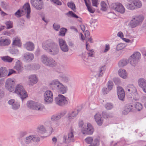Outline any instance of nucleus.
Listing matches in <instances>:
<instances>
[{
  "instance_id": "nucleus-1",
  "label": "nucleus",
  "mask_w": 146,
  "mask_h": 146,
  "mask_svg": "<svg viewBox=\"0 0 146 146\" xmlns=\"http://www.w3.org/2000/svg\"><path fill=\"white\" fill-rule=\"evenodd\" d=\"M42 48L50 54L55 55L59 52V48L57 44L51 40H48L42 44Z\"/></svg>"
},
{
  "instance_id": "nucleus-2",
  "label": "nucleus",
  "mask_w": 146,
  "mask_h": 146,
  "mask_svg": "<svg viewBox=\"0 0 146 146\" xmlns=\"http://www.w3.org/2000/svg\"><path fill=\"white\" fill-rule=\"evenodd\" d=\"M144 19V16L142 15H139L132 18L129 24L132 28H135L139 25L142 23Z\"/></svg>"
},
{
  "instance_id": "nucleus-3",
  "label": "nucleus",
  "mask_w": 146,
  "mask_h": 146,
  "mask_svg": "<svg viewBox=\"0 0 146 146\" xmlns=\"http://www.w3.org/2000/svg\"><path fill=\"white\" fill-rule=\"evenodd\" d=\"M27 104L29 108L38 111H42L44 109V106L43 105L33 101L28 102Z\"/></svg>"
},
{
  "instance_id": "nucleus-4",
  "label": "nucleus",
  "mask_w": 146,
  "mask_h": 146,
  "mask_svg": "<svg viewBox=\"0 0 146 146\" xmlns=\"http://www.w3.org/2000/svg\"><path fill=\"white\" fill-rule=\"evenodd\" d=\"M14 92L19 96L22 100L27 96V93L21 84H19L17 85Z\"/></svg>"
},
{
  "instance_id": "nucleus-5",
  "label": "nucleus",
  "mask_w": 146,
  "mask_h": 146,
  "mask_svg": "<svg viewBox=\"0 0 146 146\" xmlns=\"http://www.w3.org/2000/svg\"><path fill=\"white\" fill-rule=\"evenodd\" d=\"M40 60L43 64L47 66L53 67L56 64V62L54 60L45 54L42 55Z\"/></svg>"
},
{
  "instance_id": "nucleus-6",
  "label": "nucleus",
  "mask_w": 146,
  "mask_h": 146,
  "mask_svg": "<svg viewBox=\"0 0 146 146\" xmlns=\"http://www.w3.org/2000/svg\"><path fill=\"white\" fill-rule=\"evenodd\" d=\"M56 104L61 106H64L68 103L67 99L63 95L59 94L55 99Z\"/></svg>"
},
{
  "instance_id": "nucleus-7",
  "label": "nucleus",
  "mask_w": 146,
  "mask_h": 146,
  "mask_svg": "<svg viewBox=\"0 0 146 146\" xmlns=\"http://www.w3.org/2000/svg\"><path fill=\"white\" fill-rule=\"evenodd\" d=\"M62 140L63 143L66 144L74 142L75 139L73 130H71L68 133L67 135H64Z\"/></svg>"
},
{
  "instance_id": "nucleus-8",
  "label": "nucleus",
  "mask_w": 146,
  "mask_h": 146,
  "mask_svg": "<svg viewBox=\"0 0 146 146\" xmlns=\"http://www.w3.org/2000/svg\"><path fill=\"white\" fill-rule=\"evenodd\" d=\"M15 84L13 80L11 78H9L6 81L5 88L8 91L11 92L14 90Z\"/></svg>"
},
{
  "instance_id": "nucleus-9",
  "label": "nucleus",
  "mask_w": 146,
  "mask_h": 146,
  "mask_svg": "<svg viewBox=\"0 0 146 146\" xmlns=\"http://www.w3.org/2000/svg\"><path fill=\"white\" fill-rule=\"evenodd\" d=\"M44 100L47 104L52 103L53 101V94L50 90L46 91L44 93Z\"/></svg>"
},
{
  "instance_id": "nucleus-10",
  "label": "nucleus",
  "mask_w": 146,
  "mask_h": 146,
  "mask_svg": "<svg viewBox=\"0 0 146 146\" xmlns=\"http://www.w3.org/2000/svg\"><path fill=\"white\" fill-rule=\"evenodd\" d=\"M111 8L121 14L124 13L125 9L121 4L120 3H112L111 5Z\"/></svg>"
},
{
  "instance_id": "nucleus-11",
  "label": "nucleus",
  "mask_w": 146,
  "mask_h": 146,
  "mask_svg": "<svg viewBox=\"0 0 146 146\" xmlns=\"http://www.w3.org/2000/svg\"><path fill=\"white\" fill-rule=\"evenodd\" d=\"M94 129L92 125L90 123L87 124L86 126L84 127L81 129V132L84 134L91 135L94 131Z\"/></svg>"
},
{
  "instance_id": "nucleus-12",
  "label": "nucleus",
  "mask_w": 146,
  "mask_h": 146,
  "mask_svg": "<svg viewBox=\"0 0 146 146\" xmlns=\"http://www.w3.org/2000/svg\"><path fill=\"white\" fill-rule=\"evenodd\" d=\"M62 84L58 79H55L50 82L49 85L52 90H58Z\"/></svg>"
},
{
  "instance_id": "nucleus-13",
  "label": "nucleus",
  "mask_w": 146,
  "mask_h": 146,
  "mask_svg": "<svg viewBox=\"0 0 146 146\" xmlns=\"http://www.w3.org/2000/svg\"><path fill=\"white\" fill-rule=\"evenodd\" d=\"M58 42L61 50L63 52H67L69 48L65 41L62 38H58Z\"/></svg>"
},
{
  "instance_id": "nucleus-14",
  "label": "nucleus",
  "mask_w": 146,
  "mask_h": 146,
  "mask_svg": "<svg viewBox=\"0 0 146 146\" xmlns=\"http://www.w3.org/2000/svg\"><path fill=\"white\" fill-rule=\"evenodd\" d=\"M28 84L31 86H33L38 82V78L35 74H32L29 76L28 77Z\"/></svg>"
},
{
  "instance_id": "nucleus-15",
  "label": "nucleus",
  "mask_w": 146,
  "mask_h": 146,
  "mask_svg": "<svg viewBox=\"0 0 146 146\" xmlns=\"http://www.w3.org/2000/svg\"><path fill=\"white\" fill-rule=\"evenodd\" d=\"M117 92L119 99L123 101L125 96L124 90L121 87L118 86L117 88Z\"/></svg>"
},
{
  "instance_id": "nucleus-16",
  "label": "nucleus",
  "mask_w": 146,
  "mask_h": 146,
  "mask_svg": "<svg viewBox=\"0 0 146 146\" xmlns=\"http://www.w3.org/2000/svg\"><path fill=\"white\" fill-rule=\"evenodd\" d=\"M21 11L23 13H27L26 17L27 19L30 17V14L31 12V9L29 3H26L22 9Z\"/></svg>"
},
{
  "instance_id": "nucleus-17",
  "label": "nucleus",
  "mask_w": 146,
  "mask_h": 146,
  "mask_svg": "<svg viewBox=\"0 0 146 146\" xmlns=\"http://www.w3.org/2000/svg\"><path fill=\"white\" fill-rule=\"evenodd\" d=\"M95 121L99 126L101 125L103 122V119L101 115L99 113H96L94 116Z\"/></svg>"
},
{
  "instance_id": "nucleus-18",
  "label": "nucleus",
  "mask_w": 146,
  "mask_h": 146,
  "mask_svg": "<svg viewBox=\"0 0 146 146\" xmlns=\"http://www.w3.org/2000/svg\"><path fill=\"white\" fill-rule=\"evenodd\" d=\"M66 113V111H62L60 113L54 115L51 117V119L53 121H56L60 119L62 117L64 116Z\"/></svg>"
},
{
  "instance_id": "nucleus-19",
  "label": "nucleus",
  "mask_w": 146,
  "mask_h": 146,
  "mask_svg": "<svg viewBox=\"0 0 146 146\" xmlns=\"http://www.w3.org/2000/svg\"><path fill=\"white\" fill-rule=\"evenodd\" d=\"M24 57L25 61L29 62L34 59V56L32 53L27 52L24 54Z\"/></svg>"
},
{
  "instance_id": "nucleus-20",
  "label": "nucleus",
  "mask_w": 146,
  "mask_h": 146,
  "mask_svg": "<svg viewBox=\"0 0 146 146\" xmlns=\"http://www.w3.org/2000/svg\"><path fill=\"white\" fill-rule=\"evenodd\" d=\"M24 47L27 50L32 51L35 49V45L34 44L31 42H28L24 45Z\"/></svg>"
},
{
  "instance_id": "nucleus-21",
  "label": "nucleus",
  "mask_w": 146,
  "mask_h": 146,
  "mask_svg": "<svg viewBox=\"0 0 146 146\" xmlns=\"http://www.w3.org/2000/svg\"><path fill=\"white\" fill-rule=\"evenodd\" d=\"M79 112L78 110H74L70 111L68 114V117L69 119H73L77 115Z\"/></svg>"
},
{
  "instance_id": "nucleus-22",
  "label": "nucleus",
  "mask_w": 146,
  "mask_h": 146,
  "mask_svg": "<svg viewBox=\"0 0 146 146\" xmlns=\"http://www.w3.org/2000/svg\"><path fill=\"white\" fill-rule=\"evenodd\" d=\"M88 50H89L88 52H85L82 54V57L83 59L84 60L87 59L88 56H94V55L93 54L94 51L93 50H88Z\"/></svg>"
},
{
  "instance_id": "nucleus-23",
  "label": "nucleus",
  "mask_w": 146,
  "mask_h": 146,
  "mask_svg": "<svg viewBox=\"0 0 146 146\" xmlns=\"http://www.w3.org/2000/svg\"><path fill=\"white\" fill-rule=\"evenodd\" d=\"M126 90H127L128 92L136 94L137 91L136 88L133 85H128L126 88Z\"/></svg>"
},
{
  "instance_id": "nucleus-24",
  "label": "nucleus",
  "mask_w": 146,
  "mask_h": 146,
  "mask_svg": "<svg viewBox=\"0 0 146 146\" xmlns=\"http://www.w3.org/2000/svg\"><path fill=\"white\" fill-rule=\"evenodd\" d=\"M15 69L16 70L19 72H21L23 70V67L22 63L19 60H18L14 67Z\"/></svg>"
},
{
  "instance_id": "nucleus-25",
  "label": "nucleus",
  "mask_w": 146,
  "mask_h": 146,
  "mask_svg": "<svg viewBox=\"0 0 146 146\" xmlns=\"http://www.w3.org/2000/svg\"><path fill=\"white\" fill-rule=\"evenodd\" d=\"M133 106L132 105H127L125 107L122 111V113L124 115H126L132 109Z\"/></svg>"
},
{
  "instance_id": "nucleus-26",
  "label": "nucleus",
  "mask_w": 146,
  "mask_h": 146,
  "mask_svg": "<svg viewBox=\"0 0 146 146\" xmlns=\"http://www.w3.org/2000/svg\"><path fill=\"white\" fill-rule=\"evenodd\" d=\"M8 71L5 67L0 68V78H2L7 76Z\"/></svg>"
},
{
  "instance_id": "nucleus-27",
  "label": "nucleus",
  "mask_w": 146,
  "mask_h": 146,
  "mask_svg": "<svg viewBox=\"0 0 146 146\" xmlns=\"http://www.w3.org/2000/svg\"><path fill=\"white\" fill-rule=\"evenodd\" d=\"M106 69V68L105 65L100 66L99 68L98 76L100 77L103 76Z\"/></svg>"
},
{
  "instance_id": "nucleus-28",
  "label": "nucleus",
  "mask_w": 146,
  "mask_h": 146,
  "mask_svg": "<svg viewBox=\"0 0 146 146\" xmlns=\"http://www.w3.org/2000/svg\"><path fill=\"white\" fill-rule=\"evenodd\" d=\"M119 75L124 79H125L127 77V74L126 70L123 69H120L118 72Z\"/></svg>"
},
{
  "instance_id": "nucleus-29",
  "label": "nucleus",
  "mask_w": 146,
  "mask_h": 146,
  "mask_svg": "<svg viewBox=\"0 0 146 146\" xmlns=\"http://www.w3.org/2000/svg\"><path fill=\"white\" fill-rule=\"evenodd\" d=\"M138 82L139 86L141 88H143L144 86H146V80L144 79L141 78L139 79Z\"/></svg>"
},
{
  "instance_id": "nucleus-30",
  "label": "nucleus",
  "mask_w": 146,
  "mask_h": 146,
  "mask_svg": "<svg viewBox=\"0 0 146 146\" xmlns=\"http://www.w3.org/2000/svg\"><path fill=\"white\" fill-rule=\"evenodd\" d=\"M60 77L61 81L65 83H68L70 81L69 77L67 76L62 75L60 76Z\"/></svg>"
},
{
  "instance_id": "nucleus-31",
  "label": "nucleus",
  "mask_w": 146,
  "mask_h": 146,
  "mask_svg": "<svg viewBox=\"0 0 146 146\" xmlns=\"http://www.w3.org/2000/svg\"><path fill=\"white\" fill-rule=\"evenodd\" d=\"M66 15L70 17H72L76 19L79 18L80 20H79L80 22H81V18L74 13L72 11H69L68 13H66Z\"/></svg>"
},
{
  "instance_id": "nucleus-32",
  "label": "nucleus",
  "mask_w": 146,
  "mask_h": 146,
  "mask_svg": "<svg viewBox=\"0 0 146 146\" xmlns=\"http://www.w3.org/2000/svg\"><path fill=\"white\" fill-rule=\"evenodd\" d=\"M141 56V54L138 52H134L133 54L130 56L131 57H132L138 61H139L140 59Z\"/></svg>"
},
{
  "instance_id": "nucleus-33",
  "label": "nucleus",
  "mask_w": 146,
  "mask_h": 146,
  "mask_svg": "<svg viewBox=\"0 0 146 146\" xmlns=\"http://www.w3.org/2000/svg\"><path fill=\"white\" fill-rule=\"evenodd\" d=\"M58 90L59 91L60 93L64 94L67 91L68 88L66 86H65L62 84Z\"/></svg>"
},
{
  "instance_id": "nucleus-34",
  "label": "nucleus",
  "mask_w": 146,
  "mask_h": 146,
  "mask_svg": "<svg viewBox=\"0 0 146 146\" xmlns=\"http://www.w3.org/2000/svg\"><path fill=\"white\" fill-rule=\"evenodd\" d=\"M21 42L20 41V39L18 37L16 38L15 39H13V45L18 46L19 47H20L21 46Z\"/></svg>"
},
{
  "instance_id": "nucleus-35",
  "label": "nucleus",
  "mask_w": 146,
  "mask_h": 146,
  "mask_svg": "<svg viewBox=\"0 0 146 146\" xmlns=\"http://www.w3.org/2000/svg\"><path fill=\"white\" fill-rule=\"evenodd\" d=\"M38 131L39 133L41 134H44L46 132V130L44 127L42 125H39L37 128Z\"/></svg>"
},
{
  "instance_id": "nucleus-36",
  "label": "nucleus",
  "mask_w": 146,
  "mask_h": 146,
  "mask_svg": "<svg viewBox=\"0 0 146 146\" xmlns=\"http://www.w3.org/2000/svg\"><path fill=\"white\" fill-rule=\"evenodd\" d=\"M128 62V61L126 59H123L119 62L118 65L119 66L122 67L126 65Z\"/></svg>"
},
{
  "instance_id": "nucleus-37",
  "label": "nucleus",
  "mask_w": 146,
  "mask_h": 146,
  "mask_svg": "<svg viewBox=\"0 0 146 146\" xmlns=\"http://www.w3.org/2000/svg\"><path fill=\"white\" fill-rule=\"evenodd\" d=\"M129 61L130 64L133 66H136L139 61L132 58V57H130L129 58Z\"/></svg>"
},
{
  "instance_id": "nucleus-38",
  "label": "nucleus",
  "mask_w": 146,
  "mask_h": 146,
  "mask_svg": "<svg viewBox=\"0 0 146 146\" xmlns=\"http://www.w3.org/2000/svg\"><path fill=\"white\" fill-rule=\"evenodd\" d=\"M133 3L137 8H140L142 6V3L139 0H136L134 1L133 2Z\"/></svg>"
},
{
  "instance_id": "nucleus-39",
  "label": "nucleus",
  "mask_w": 146,
  "mask_h": 146,
  "mask_svg": "<svg viewBox=\"0 0 146 146\" xmlns=\"http://www.w3.org/2000/svg\"><path fill=\"white\" fill-rule=\"evenodd\" d=\"M2 59L4 61L9 62H11L13 59V58L8 56L3 57L2 58Z\"/></svg>"
},
{
  "instance_id": "nucleus-40",
  "label": "nucleus",
  "mask_w": 146,
  "mask_h": 146,
  "mask_svg": "<svg viewBox=\"0 0 146 146\" xmlns=\"http://www.w3.org/2000/svg\"><path fill=\"white\" fill-rule=\"evenodd\" d=\"M86 5L88 8V11L91 13H93L95 11V10L92 9L90 6L87 3L86 0H84Z\"/></svg>"
},
{
  "instance_id": "nucleus-41",
  "label": "nucleus",
  "mask_w": 146,
  "mask_h": 146,
  "mask_svg": "<svg viewBox=\"0 0 146 146\" xmlns=\"http://www.w3.org/2000/svg\"><path fill=\"white\" fill-rule=\"evenodd\" d=\"M43 4L41 1L39 2L37 5H36L35 7L37 10H40L43 8Z\"/></svg>"
},
{
  "instance_id": "nucleus-42",
  "label": "nucleus",
  "mask_w": 146,
  "mask_h": 146,
  "mask_svg": "<svg viewBox=\"0 0 146 146\" xmlns=\"http://www.w3.org/2000/svg\"><path fill=\"white\" fill-rule=\"evenodd\" d=\"M105 107L107 110H109L112 109L113 107V106L111 103H107L105 104Z\"/></svg>"
},
{
  "instance_id": "nucleus-43",
  "label": "nucleus",
  "mask_w": 146,
  "mask_h": 146,
  "mask_svg": "<svg viewBox=\"0 0 146 146\" xmlns=\"http://www.w3.org/2000/svg\"><path fill=\"white\" fill-rule=\"evenodd\" d=\"M10 52L13 54H17L18 53L19 50L15 48L14 47L9 50Z\"/></svg>"
},
{
  "instance_id": "nucleus-44",
  "label": "nucleus",
  "mask_w": 146,
  "mask_h": 146,
  "mask_svg": "<svg viewBox=\"0 0 146 146\" xmlns=\"http://www.w3.org/2000/svg\"><path fill=\"white\" fill-rule=\"evenodd\" d=\"M67 5L68 7L70 8L73 10L74 11L76 7L75 4L72 2H69L67 3Z\"/></svg>"
},
{
  "instance_id": "nucleus-45",
  "label": "nucleus",
  "mask_w": 146,
  "mask_h": 146,
  "mask_svg": "<svg viewBox=\"0 0 146 146\" xmlns=\"http://www.w3.org/2000/svg\"><path fill=\"white\" fill-rule=\"evenodd\" d=\"M32 135H30L26 137L24 140L25 142L27 144L30 143L32 141Z\"/></svg>"
},
{
  "instance_id": "nucleus-46",
  "label": "nucleus",
  "mask_w": 146,
  "mask_h": 146,
  "mask_svg": "<svg viewBox=\"0 0 146 146\" xmlns=\"http://www.w3.org/2000/svg\"><path fill=\"white\" fill-rule=\"evenodd\" d=\"M135 107L138 111L141 110L143 108V106L140 103L137 102L135 105Z\"/></svg>"
},
{
  "instance_id": "nucleus-47",
  "label": "nucleus",
  "mask_w": 146,
  "mask_h": 146,
  "mask_svg": "<svg viewBox=\"0 0 146 146\" xmlns=\"http://www.w3.org/2000/svg\"><path fill=\"white\" fill-rule=\"evenodd\" d=\"M126 7L129 10H133L135 9L134 5L132 4L128 3L126 4Z\"/></svg>"
},
{
  "instance_id": "nucleus-48",
  "label": "nucleus",
  "mask_w": 146,
  "mask_h": 146,
  "mask_svg": "<svg viewBox=\"0 0 146 146\" xmlns=\"http://www.w3.org/2000/svg\"><path fill=\"white\" fill-rule=\"evenodd\" d=\"M32 141L34 142L38 143L40 141V139L39 137L36 136L35 135H32Z\"/></svg>"
},
{
  "instance_id": "nucleus-49",
  "label": "nucleus",
  "mask_w": 146,
  "mask_h": 146,
  "mask_svg": "<svg viewBox=\"0 0 146 146\" xmlns=\"http://www.w3.org/2000/svg\"><path fill=\"white\" fill-rule=\"evenodd\" d=\"M41 0H31V3L32 5L35 7Z\"/></svg>"
},
{
  "instance_id": "nucleus-50",
  "label": "nucleus",
  "mask_w": 146,
  "mask_h": 146,
  "mask_svg": "<svg viewBox=\"0 0 146 146\" xmlns=\"http://www.w3.org/2000/svg\"><path fill=\"white\" fill-rule=\"evenodd\" d=\"M67 31V29L64 28H62L60 29L59 35L61 36H64L65 35V33Z\"/></svg>"
},
{
  "instance_id": "nucleus-51",
  "label": "nucleus",
  "mask_w": 146,
  "mask_h": 146,
  "mask_svg": "<svg viewBox=\"0 0 146 146\" xmlns=\"http://www.w3.org/2000/svg\"><path fill=\"white\" fill-rule=\"evenodd\" d=\"M85 141L88 144H92L91 143L93 141L92 137H88L85 139Z\"/></svg>"
},
{
  "instance_id": "nucleus-52",
  "label": "nucleus",
  "mask_w": 146,
  "mask_h": 146,
  "mask_svg": "<svg viewBox=\"0 0 146 146\" xmlns=\"http://www.w3.org/2000/svg\"><path fill=\"white\" fill-rule=\"evenodd\" d=\"M99 144V141L98 139H96L94 142L89 146H98Z\"/></svg>"
},
{
  "instance_id": "nucleus-53",
  "label": "nucleus",
  "mask_w": 146,
  "mask_h": 146,
  "mask_svg": "<svg viewBox=\"0 0 146 146\" xmlns=\"http://www.w3.org/2000/svg\"><path fill=\"white\" fill-rule=\"evenodd\" d=\"M101 10L103 11H105L106 10V4L104 1H102L101 3Z\"/></svg>"
},
{
  "instance_id": "nucleus-54",
  "label": "nucleus",
  "mask_w": 146,
  "mask_h": 146,
  "mask_svg": "<svg viewBox=\"0 0 146 146\" xmlns=\"http://www.w3.org/2000/svg\"><path fill=\"white\" fill-rule=\"evenodd\" d=\"M20 107V105L19 103L17 102L14 103V104L13 105V106L11 107L14 110L18 109Z\"/></svg>"
},
{
  "instance_id": "nucleus-55",
  "label": "nucleus",
  "mask_w": 146,
  "mask_h": 146,
  "mask_svg": "<svg viewBox=\"0 0 146 146\" xmlns=\"http://www.w3.org/2000/svg\"><path fill=\"white\" fill-rule=\"evenodd\" d=\"M113 83L111 81H109L108 83L107 86L109 90H111L113 88Z\"/></svg>"
},
{
  "instance_id": "nucleus-56",
  "label": "nucleus",
  "mask_w": 146,
  "mask_h": 146,
  "mask_svg": "<svg viewBox=\"0 0 146 146\" xmlns=\"http://www.w3.org/2000/svg\"><path fill=\"white\" fill-rule=\"evenodd\" d=\"M125 47L124 44H118L116 47V49L117 50H119L123 49Z\"/></svg>"
},
{
  "instance_id": "nucleus-57",
  "label": "nucleus",
  "mask_w": 146,
  "mask_h": 146,
  "mask_svg": "<svg viewBox=\"0 0 146 146\" xmlns=\"http://www.w3.org/2000/svg\"><path fill=\"white\" fill-rule=\"evenodd\" d=\"M7 28V29H10L12 27V23L10 21L6 22L5 23Z\"/></svg>"
},
{
  "instance_id": "nucleus-58",
  "label": "nucleus",
  "mask_w": 146,
  "mask_h": 146,
  "mask_svg": "<svg viewBox=\"0 0 146 146\" xmlns=\"http://www.w3.org/2000/svg\"><path fill=\"white\" fill-rule=\"evenodd\" d=\"M110 90L107 88H104L102 89V92L104 94H107Z\"/></svg>"
},
{
  "instance_id": "nucleus-59",
  "label": "nucleus",
  "mask_w": 146,
  "mask_h": 146,
  "mask_svg": "<svg viewBox=\"0 0 146 146\" xmlns=\"http://www.w3.org/2000/svg\"><path fill=\"white\" fill-rule=\"evenodd\" d=\"M1 5L2 7L5 9H7L8 7V4L4 2H1Z\"/></svg>"
},
{
  "instance_id": "nucleus-60",
  "label": "nucleus",
  "mask_w": 146,
  "mask_h": 146,
  "mask_svg": "<svg viewBox=\"0 0 146 146\" xmlns=\"http://www.w3.org/2000/svg\"><path fill=\"white\" fill-rule=\"evenodd\" d=\"M54 29L56 31H58L60 29V26L59 25L54 24L53 26Z\"/></svg>"
},
{
  "instance_id": "nucleus-61",
  "label": "nucleus",
  "mask_w": 146,
  "mask_h": 146,
  "mask_svg": "<svg viewBox=\"0 0 146 146\" xmlns=\"http://www.w3.org/2000/svg\"><path fill=\"white\" fill-rule=\"evenodd\" d=\"M51 1L58 5H61V2L59 0H50Z\"/></svg>"
},
{
  "instance_id": "nucleus-62",
  "label": "nucleus",
  "mask_w": 146,
  "mask_h": 146,
  "mask_svg": "<svg viewBox=\"0 0 146 146\" xmlns=\"http://www.w3.org/2000/svg\"><path fill=\"white\" fill-rule=\"evenodd\" d=\"M10 42L9 40L8 39H4L3 45H7L9 44Z\"/></svg>"
},
{
  "instance_id": "nucleus-63",
  "label": "nucleus",
  "mask_w": 146,
  "mask_h": 146,
  "mask_svg": "<svg viewBox=\"0 0 146 146\" xmlns=\"http://www.w3.org/2000/svg\"><path fill=\"white\" fill-rule=\"evenodd\" d=\"M23 13L19 10H18L17 12L15 13V15L17 17H20L21 16V15Z\"/></svg>"
},
{
  "instance_id": "nucleus-64",
  "label": "nucleus",
  "mask_w": 146,
  "mask_h": 146,
  "mask_svg": "<svg viewBox=\"0 0 146 146\" xmlns=\"http://www.w3.org/2000/svg\"><path fill=\"white\" fill-rule=\"evenodd\" d=\"M16 102L14 99H11L9 100L8 102V104L10 105H11V107L13 106L14 103H15Z\"/></svg>"
}]
</instances>
